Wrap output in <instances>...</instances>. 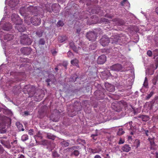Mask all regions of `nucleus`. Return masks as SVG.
I'll list each match as a JSON object with an SVG mask.
<instances>
[{
	"mask_svg": "<svg viewBox=\"0 0 158 158\" xmlns=\"http://www.w3.org/2000/svg\"><path fill=\"white\" fill-rule=\"evenodd\" d=\"M24 89H26L29 97H32L34 96V99L36 101H40L45 95L44 91L42 90H38L37 92H35V87L30 85L25 86Z\"/></svg>",
	"mask_w": 158,
	"mask_h": 158,
	"instance_id": "nucleus-1",
	"label": "nucleus"
},
{
	"mask_svg": "<svg viewBox=\"0 0 158 158\" xmlns=\"http://www.w3.org/2000/svg\"><path fill=\"white\" fill-rule=\"evenodd\" d=\"M43 9L40 7L35 6H30L27 7H22L20 9V13L23 14H26L27 12H29L30 13L32 14H37L38 15L40 14L39 12L43 11Z\"/></svg>",
	"mask_w": 158,
	"mask_h": 158,
	"instance_id": "nucleus-2",
	"label": "nucleus"
},
{
	"mask_svg": "<svg viewBox=\"0 0 158 158\" xmlns=\"http://www.w3.org/2000/svg\"><path fill=\"white\" fill-rule=\"evenodd\" d=\"M11 18L12 21L15 24V27L19 31L23 32L26 30L25 27L23 24L18 23V22L20 21L18 17V15L15 14H13Z\"/></svg>",
	"mask_w": 158,
	"mask_h": 158,
	"instance_id": "nucleus-3",
	"label": "nucleus"
},
{
	"mask_svg": "<svg viewBox=\"0 0 158 158\" xmlns=\"http://www.w3.org/2000/svg\"><path fill=\"white\" fill-rule=\"evenodd\" d=\"M60 6L57 3H53L51 6V9L50 8V5L47 4L44 9L46 10L47 11L51 12L52 10L54 12L57 13L59 11Z\"/></svg>",
	"mask_w": 158,
	"mask_h": 158,
	"instance_id": "nucleus-4",
	"label": "nucleus"
},
{
	"mask_svg": "<svg viewBox=\"0 0 158 158\" xmlns=\"http://www.w3.org/2000/svg\"><path fill=\"white\" fill-rule=\"evenodd\" d=\"M125 37L122 34H117L112 36L110 40V41L112 40V44H116L118 42H122Z\"/></svg>",
	"mask_w": 158,
	"mask_h": 158,
	"instance_id": "nucleus-5",
	"label": "nucleus"
},
{
	"mask_svg": "<svg viewBox=\"0 0 158 158\" xmlns=\"http://www.w3.org/2000/svg\"><path fill=\"white\" fill-rule=\"evenodd\" d=\"M20 43L24 45H30L32 41L27 35H23L20 36Z\"/></svg>",
	"mask_w": 158,
	"mask_h": 158,
	"instance_id": "nucleus-6",
	"label": "nucleus"
},
{
	"mask_svg": "<svg viewBox=\"0 0 158 158\" xmlns=\"http://www.w3.org/2000/svg\"><path fill=\"white\" fill-rule=\"evenodd\" d=\"M31 22L34 25L37 26L41 23V19L40 17L35 15L31 19Z\"/></svg>",
	"mask_w": 158,
	"mask_h": 158,
	"instance_id": "nucleus-7",
	"label": "nucleus"
},
{
	"mask_svg": "<svg viewBox=\"0 0 158 158\" xmlns=\"http://www.w3.org/2000/svg\"><path fill=\"white\" fill-rule=\"evenodd\" d=\"M86 36L89 41H94L97 38V34L94 31H89L86 34Z\"/></svg>",
	"mask_w": 158,
	"mask_h": 158,
	"instance_id": "nucleus-8",
	"label": "nucleus"
},
{
	"mask_svg": "<svg viewBox=\"0 0 158 158\" xmlns=\"http://www.w3.org/2000/svg\"><path fill=\"white\" fill-rule=\"evenodd\" d=\"M110 40L106 36H103L100 39V43L103 46L105 47L110 42Z\"/></svg>",
	"mask_w": 158,
	"mask_h": 158,
	"instance_id": "nucleus-9",
	"label": "nucleus"
},
{
	"mask_svg": "<svg viewBox=\"0 0 158 158\" xmlns=\"http://www.w3.org/2000/svg\"><path fill=\"white\" fill-rule=\"evenodd\" d=\"M122 66L119 64H114L110 67V69L112 70L119 71L122 70Z\"/></svg>",
	"mask_w": 158,
	"mask_h": 158,
	"instance_id": "nucleus-10",
	"label": "nucleus"
},
{
	"mask_svg": "<svg viewBox=\"0 0 158 158\" xmlns=\"http://www.w3.org/2000/svg\"><path fill=\"white\" fill-rule=\"evenodd\" d=\"M20 51L24 55H28L31 53L32 49L30 48L23 47L21 49Z\"/></svg>",
	"mask_w": 158,
	"mask_h": 158,
	"instance_id": "nucleus-11",
	"label": "nucleus"
},
{
	"mask_svg": "<svg viewBox=\"0 0 158 158\" xmlns=\"http://www.w3.org/2000/svg\"><path fill=\"white\" fill-rule=\"evenodd\" d=\"M106 61V57L104 55H102L99 56L97 60V63L98 64H102Z\"/></svg>",
	"mask_w": 158,
	"mask_h": 158,
	"instance_id": "nucleus-12",
	"label": "nucleus"
},
{
	"mask_svg": "<svg viewBox=\"0 0 158 158\" xmlns=\"http://www.w3.org/2000/svg\"><path fill=\"white\" fill-rule=\"evenodd\" d=\"M105 86L106 89L110 92H114L115 90L114 86L108 83H105Z\"/></svg>",
	"mask_w": 158,
	"mask_h": 158,
	"instance_id": "nucleus-13",
	"label": "nucleus"
},
{
	"mask_svg": "<svg viewBox=\"0 0 158 158\" xmlns=\"http://www.w3.org/2000/svg\"><path fill=\"white\" fill-rule=\"evenodd\" d=\"M105 86L106 89L110 92H114L115 90L114 86L108 83H105Z\"/></svg>",
	"mask_w": 158,
	"mask_h": 158,
	"instance_id": "nucleus-14",
	"label": "nucleus"
},
{
	"mask_svg": "<svg viewBox=\"0 0 158 158\" xmlns=\"http://www.w3.org/2000/svg\"><path fill=\"white\" fill-rule=\"evenodd\" d=\"M105 86L106 89L110 92H114L115 90L114 86L108 83H105Z\"/></svg>",
	"mask_w": 158,
	"mask_h": 158,
	"instance_id": "nucleus-15",
	"label": "nucleus"
},
{
	"mask_svg": "<svg viewBox=\"0 0 158 158\" xmlns=\"http://www.w3.org/2000/svg\"><path fill=\"white\" fill-rule=\"evenodd\" d=\"M105 86L106 89L110 92H114L115 90L114 86L108 83H105Z\"/></svg>",
	"mask_w": 158,
	"mask_h": 158,
	"instance_id": "nucleus-16",
	"label": "nucleus"
},
{
	"mask_svg": "<svg viewBox=\"0 0 158 158\" xmlns=\"http://www.w3.org/2000/svg\"><path fill=\"white\" fill-rule=\"evenodd\" d=\"M19 2V0H10L9 3V5L11 7H14Z\"/></svg>",
	"mask_w": 158,
	"mask_h": 158,
	"instance_id": "nucleus-17",
	"label": "nucleus"
},
{
	"mask_svg": "<svg viewBox=\"0 0 158 158\" xmlns=\"http://www.w3.org/2000/svg\"><path fill=\"white\" fill-rule=\"evenodd\" d=\"M14 36L13 35L7 34L4 36V39L7 41H10L13 39Z\"/></svg>",
	"mask_w": 158,
	"mask_h": 158,
	"instance_id": "nucleus-18",
	"label": "nucleus"
},
{
	"mask_svg": "<svg viewBox=\"0 0 158 158\" xmlns=\"http://www.w3.org/2000/svg\"><path fill=\"white\" fill-rule=\"evenodd\" d=\"M131 149V148L128 145L125 144L123 146L122 149L123 152H128Z\"/></svg>",
	"mask_w": 158,
	"mask_h": 158,
	"instance_id": "nucleus-19",
	"label": "nucleus"
},
{
	"mask_svg": "<svg viewBox=\"0 0 158 158\" xmlns=\"http://www.w3.org/2000/svg\"><path fill=\"white\" fill-rule=\"evenodd\" d=\"M102 10H101L100 9L99 7H98L97 10H95V9H92L91 11V13L93 14H99V15H103L101 14V12H102Z\"/></svg>",
	"mask_w": 158,
	"mask_h": 158,
	"instance_id": "nucleus-20",
	"label": "nucleus"
},
{
	"mask_svg": "<svg viewBox=\"0 0 158 158\" xmlns=\"http://www.w3.org/2000/svg\"><path fill=\"white\" fill-rule=\"evenodd\" d=\"M138 117L141 118L143 121L146 122L149 119V117L146 115H140Z\"/></svg>",
	"mask_w": 158,
	"mask_h": 158,
	"instance_id": "nucleus-21",
	"label": "nucleus"
},
{
	"mask_svg": "<svg viewBox=\"0 0 158 158\" xmlns=\"http://www.w3.org/2000/svg\"><path fill=\"white\" fill-rule=\"evenodd\" d=\"M67 40V37L65 36H60L59 37V40L60 43H63Z\"/></svg>",
	"mask_w": 158,
	"mask_h": 158,
	"instance_id": "nucleus-22",
	"label": "nucleus"
},
{
	"mask_svg": "<svg viewBox=\"0 0 158 158\" xmlns=\"http://www.w3.org/2000/svg\"><path fill=\"white\" fill-rule=\"evenodd\" d=\"M78 60L76 59H75L71 61V63L73 65L77 66L78 65Z\"/></svg>",
	"mask_w": 158,
	"mask_h": 158,
	"instance_id": "nucleus-23",
	"label": "nucleus"
},
{
	"mask_svg": "<svg viewBox=\"0 0 158 158\" xmlns=\"http://www.w3.org/2000/svg\"><path fill=\"white\" fill-rule=\"evenodd\" d=\"M16 125L20 131H24V129L23 128V126L22 124H20L19 123H16Z\"/></svg>",
	"mask_w": 158,
	"mask_h": 158,
	"instance_id": "nucleus-24",
	"label": "nucleus"
},
{
	"mask_svg": "<svg viewBox=\"0 0 158 158\" xmlns=\"http://www.w3.org/2000/svg\"><path fill=\"white\" fill-rule=\"evenodd\" d=\"M124 133V131L123 130L122 128H119L117 133V135H121Z\"/></svg>",
	"mask_w": 158,
	"mask_h": 158,
	"instance_id": "nucleus-25",
	"label": "nucleus"
},
{
	"mask_svg": "<svg viewBox=\"0 0 158 158\" xmlns=\"http://www.w3.org/2000/svg\"><path fill=\"white\" fill-rule=\"evenodd\" d=\"M64 25V23L61 20L59 21L57 24L56 26L57 27H62Z\"/></svg>",
	"mask_w": 158,
	"mask_h": 158,
	"instance_id": "nucleus-26",
	"label": "nucleus"
},
{
	"mask_svg": "<svg viewBox=\"0 0 158 158\" xmlns=\"http://www.w3.org/2000/svg\"><path fill=\"white\" fill-rule=\"evenodd\" d=\"M28 139V136L27 135H24L21 137V140L23 141H25Z\"/></svg>",
	"mask_w": 158,
	"mask_h": 158,
	"instance_id": "nucleus-27",
	"label": "nucleus"
},
{
	"mask_svg": "<svg viewBox=\"0 0 158 158\" xmlns=\"http://www.w3.org/2000/svg\"><path fill=\"white\" fill-rule=\"evenodd\" d=\"M134 144L136 148H138L140 145V141L139 139H136L134 142Z\"/></svg>",
	"mask_w": 158,
	"mask_h": 158,
	"instance_id": "nucleus-28",
	"label": "nucleus"
},
{
	"mask_svg": "<svg viewBox=\"0 0 158 158\" xmlns=\"http://www.w3.org/2000/svg\"><path fill=\"white\" fill-rule=\"evenodd\" d=\"M154 92L153 91H152L149 94H148L145 98L147 100H148L150 98L152 97L153 95L154 94Z\"/></svg>",
	"mask_w": 158,
	"mask_h": 158,
	"instance_id": "nucleus-29",
	"label": "nucleus"
},
{
	"mask_svg": "<svg viewBox=\"0 0 158 158\" xmlns=\"http://www.w3.org/2000/svg\"><path fill=\"white\" fill-rule=\"evenodd\" d=\"M153 54L154 59H155L156 56H158V49H156L154 50L153 51Z\"/></svg>",
	"mask_w": 158,
	"mask_h": 158,
	"instance_id": "nucleus-30",
	"label": "nucleus"
},
{
	"mask_svg": "<svg viewBox=\"0 0 158 158\" xmlns=\"http://www.w3.org/2000/svg\"><path fill=\"white\" fill-rule=\"evenodd\" d=\"M79 154V152L77 150H75L73 152H72L71 155H74L75 156H77Z\"/></svg>",
	"mask_w": 158,
	"mask_h": 158,
	"instance_id": "nucleus-31",
	"label": "nucleus"
},
{
	"mask_svg": "<svg viewBox=\"0 0 158 158\" xmlns=\"http://www.w3.org/2000/svg\"><path fill=\"white\" fill-rule=\"evenodd\" d=\"M148 140L150 142V144L151 146H154L155 145L154 140L153 138H148Z\"/></svg>",
	"mask_w": 158,
	"mask_h": 158,
	"instance_id": "nucleus-32",
	"label": "nucleus"
},
{
	"mask_svg": "<svg viewBox=\"0 0 158 158\" xmlns=\"http://www.w3.org/2000/svg\"><path fill=\"white\" fill-rule=\"evenodd\" d=\"M89 151L93 154L99 153V152L96 149L89 148Z\"/></svg>",
	"mask_w": 158,
	"mask_h": 158,
	"instance_id": "nucleus-33",
	"label": "nucleus"
},
{
	"mask_svg": "<svg viewBox=\"0 0 158 158\" xmlns=\"http://www.w3.org/2000/svg\"><path fill=\"white\" fill-rule=\"evenodd\" d=\"M61 144L64 147H68L69 145V143L68 142H66L65 141H63L61 142Z\"/></svg>",
	"mask_w": 158,
	"mask_h": 158,
	"instance_id": "nucleus-34",
	"label": "nucleus"
},
{
	"mask_svg": "<svg viewBox=\"0 0 158 158\" xmlns=\"http://www.w3.org/2000/svg\"><path fill=\"white\" fill-rule=\"evenodd\" d=\"M47 137L48 139L54 140L55 139V136L51 134H48Z\"/></svg>",
	"mask_w": 158,
	"mask_h": 158,
	"instance_id": "nucleus-35",
	"label": "nucleus"
},
{
	"mask_svg": "<svg viewBox=\"0 0 158 158\" xmlns=\"http://www.w3.org/2000/svg\"><path fill=\"white\" fill-rule=\"evenodd\" d=\"M45 43V41L44 39H40L39 42V44L40 45H44Z\"/></svg>",
	"mask_w": 158,
	"mask_h": 158,
	"instance_id": "nucleus-36",
	"label": "nucleus"
},
{
	"mask_svg": "<svg viewBox=\"0 0 158 158\" xmlns=\"http://www.w3.org/2000/svg\"><path fill=\"white\" fill-rule=\"evenodd\" d=\"M52 156L54 158L57 157L59 156V155L56 151H54L53 152Z\"/></svg>",
	"mask_w": 158,
	"mask_h": 158,
	"instance_id": "nucleus-37",
	"label": "nucleus"
},
{
	"mask_svg": "<svg viewBox=\"0 0 158 158\" xmlns=\"http://www.w3.org/2000/svg\"><path fill=\"white\" fill-rule=\"evenodd\" d=\"M17 140H14L13 142L11 143V144L14 148L16 147L17 146Z\"/></svg>",
	"mask_w": 158,
	"mask_h": 158,
	"instance_id": "nucleus-38",
	"label": "nucleus"
},
{
	"mask_svg": "<svg viewBox=\"0 0 158 158\" xmlns=\"http://www.w3.org/2000/svg\"><path fill=\"white\" fill-rule=\"evenodd\" d=\"M72 49L73 50V51H74L75 52L78 53V50L79 49H80L81 48L79 47H78V48H77L75 46H73V47Z\"/></svg>",
	"mask_w": 158,
	"mask_h": 158,
	"instance_id": "nucleus-39",
	"label": "nucleus"
},
{
	"mask_svg": "<svg viewBox=\"0 0 158 158\" xmlns=\"http://www.w3.org/2000/svg\"><path fill=\"white\" fill-rule=\"evenodd\" d=\"M155 66H156V68L155 69H156L158 67V57H155Z\"/></svg>",
	"mask_w": 158,
	"mask_h": 158,
	"instance_id": "nucleus-40",
	"label": "nucleus"
},
{
	"mask_svg": "<svg viewBox=\"0 0 158 158\" xmlns=\"http://www.w3.org/2000/svg\"><path fill=\"white\" fill-rule=\"evenodd\" d=\"M68 56L69 57L73 58V56L72 53L70 51H69L67 53Z\"/></svg>",
	"mask_w": 158,
	"mask_h": 158,
	"instance_id": "nucleus-41",
	"label": "nucleus"
},
{
	"mask_svg": "<svg viewBox=\"0 0 158 158\" xmlns=\"http://www.w3.org/2000/svg\"><path fill=\"white\" fill-rule=\"evenodd\" d=\"M147 54L149 56L151 57L152 54V52L151 51L149 50L147 52Z\"/></svg>",
	"mask_w": 158,
	"mask_h": 158,
	"instance_id": "nucleus-42",
	"label": "nucleus"
},
{
	"mask_svg": "<svg viewBox=\"0 0 158 158\" xmlns=\"http://www.w3.org/2000/svg\"><path fill=\"white\" fill-rule=\"evenodd\" d=\"M43 32L41 31H38L36 32V35L39 37L41 36L42 35Z\"/></svg>",
	"mask_w": 158,
	"mask_h": 158,
	"instance_id": "nucleus-43",
	"label": "nucleus"
},
{
	"mask_svg": "<svg viewBox=\"0 0 158 158\" xmlns=\"http://www.w3.org/2000/svg\"><path fill=\"white\" fill-rule=\"evenodd\" d=\"M143 85L145 87H146L148 85L147 79L146 77L145 78V80L144 82Z\"/></svg>",
	"mask_w": 158,
	"mask_h": 158,
	"instance_id": "nucleus-44",
	"label": "nucleus"
},
{
	"mask_svg": "<svg viewBox=\"0 0 158 158\" xmlns=\"http://www.w3.org/2000/svg\"><path fill=\"white\" fill-rule=\"evenodd\" d=\"M98 136V135L97 134H92L91 136V137H93V139L96 140L97 139V138H96L95 137L97 136Z\"/></svg>",
	"mask_w": 158,
	"mask_h": 158,
	"instance_id": "nucleus-45",
	"label": "nucleus"
},
{
	"mask_svg": "<svg viewBox=\"0 0 158 158\" xmlns=\"http://www.w3.org/2000/svg\"><path fill=\"white\" fill-rule=\"evenodd\" d=\"M34 130L33 129H31L28 131V134L31 135H33V134Z\"/></svg>",
	"mask_w": 158,
	"mask_h": 158,
	"instance_id": "nucleus-46",
	"label": "nucleus"
},
{
	"mask_svg": "<svg viewBox=\"0 0 158 158\" xmlns=\"http://www.w3.org/2000/svg\"><path fill=\"white\" fill-rule=\"evenodd\" d=\"M103 76H104L105 77H102V78H103L104 79H107L108 78V76H107V74H106V73H103V75H102Z\"/></svg>",
	"mask_w": 158,
	"mask_h": 158,
	"instance_id": "nucleus-47",
	"label": "nucleus"
},
{
	"mask_svg": "<svg viewBox=\"0 0 158 158\" xmlns=\"http://www.w3.org/2000/svg\"><path fill=\"white\" fill-rule=\"evenodd\" d=\"M100 95H99V96H97L96 97V98L98 100H100V99H102L104 98V96H100Z\"/></svg>",
	"mask_w": 158,
	"mask_h": 158,
	"instance_id": "nucleus-48",
	"label": "nucleus"
},
{
	"mask_svg": "<svg viewBox=\"0 0 158 158\" xmlns=\"http://www.w3.org/2000/svg\"><path fill=\"white\" fill-rule=\"evenodd\" d=\"M4 151V149L2 146L0 145V154L3 153Z\"/></svg>",
	"mask_w": 158,
	"mask_h": 158,
	"instance_id": "nucleus-49",
	"label": "nucleus"
},
{
	"mask_svg": "<svg viewBox=\"0 0 158 158\" xmlns=\"http://www.w3.org/2000/svg\"><path fill=\"white\" fill-rule=\"evenodd\" d=\"M69 46L71 48H72L73 46H74L75 45L74 44L73 42H71L69 43Z\"/></svg>",
	"mask_w": 158,
	"mask_h": 158,
	"instance_id": "nucleus-50",
	"label": "nucleus"
},
{
	"mask_svg": "<svg viewBox=\"0 0 158 158\" xmlns=\"http://www.w3.org/2000/svg\"><path fill=\"white\" fill-rule=\"evenodd\" d=\"M124 142V141L122 140L121 139H120L119 140L118 143L119 144H122Z\"/></svg>",
	"mask_w": 158,
	"mask_h": 158,
	"instance_id": "nucleus-51",
	"label": "nucleus"
},
{
	"mask_svg": "<svg viewBox=\"0 0 158 158\" xmlns=\"http://www.w3.org/2000/svg\"><path fill=\"white\" fill-rule=\"evenodd\" d=\"M118 21L120 25H123L124 24V22L123 20H119Z\"/></svg>",
	"mask_w": 158,
	"mask_h": 158,
	"instance_id": "nucleus-52",
	"label": "nucleus"
},
{
	"mask_svg": "<svg viewBox=\"0 0 158 158\" xmlns=\"http://www.w3.org/2000/svg\"><path fill=\"white\" fill-rule=\"evenodd\" d=\"M5 142V141L3 140H1V143L3 145H4L6 147H7V146L5 145L4 143Z\"/></svg>",
	"mask_w": 158,
	"mask_h": 158,
	"instance_id": "nucleus-53",
	"label": "nucleus"
},
{
	"mask_svg": "<svg viewBox=\"0 0 158 158\" xmlns=\"http://www.w3.org/2000/svg\"><path fill=\"white\" fill-rule=\"evenodd\" d=\"M81 29L79 28L77 29L76 33L78 34H79L80 33V32L81 31Z\"/></svg>",
	"mask_w": 158,
	"mask_h": 158,
	"instance_id": "nucleus-54",
	"label": "nucleus"
},
{
	"mask_svg": "<svg viewBox=\"0 0 158 158\" xmlns=\"http://www.w3.org/2000/svg\"><path fill=\"white\" fill-rule=\"evenodd\" d=\"M145 132V134L147 136H148V133H149V131L148 130H144Z\"/></svg>",
	"mask_w": 158,
	"mask_h": 158,
	"instance_id": "nucleus-55",
	"label": "nucleus"
},
{
	"mask_svg": "<svg viewBox=\"0 0 158 158\" xmlns=\"http://www.w3.org/2000/svg\"><path fill=\"white\" fill-rule=\"evenodd\" d=\"M18 158H25V156L23 154H21L19 155V157Z\"/></svg>",
	"mask_w": 158,
	"mask_h": 158,
	"instance_id": "nucleus-56",
	"label": "nucleus"
},
{
	"mask_svg": "<svg viewBox=\"0 0 158 158\" xmlns=\"http://www.w3.org/2000/svg\"><path fill=\"white\" fill-rule=\"evenodd\" d=\"M66 0H58V2L59 3H63L65 2Z\"/></svg>",
	"mask_w": 158,
	"mask_h": 158,
	"instance_id": "nucleus-57",
	"label": "nucleus"
},
{
	"mask_svg": "<svg viewBox=\"0 0 158 158\" xmlns=\"http://www.w3.org/2000/svg\"><path fill=\"white\" fill-rule=\"evenodd\" d=\"M127 1V0H123V1L121 2V4L122 6L124 5V3Z\"/></svg>",
	"mask_w": 158,
	"mask_h": 158,
	"instance_id": "nucleus-58",
	"label": "nucleus"
},
{
	"mask_svg": "<svg viewBox=\"0 0 158 158\" xmlns=\"http://www.w3.org/2000/svg\"><path fill=\"white\" fill-rule=\"evenodd\" d=\"M102 21L103 22H108V20L104 18H102Z\"/></svg>",
	"mask_w": 158,
	"mask_h": 158,
	"instance_id": "nucleus-59",
	"label": "nucleus"
},
{
	"mask_svg": "<svg viewBox=\"0 0 158 158\" xmlns=\"http://www.w3.org/2000/svg\"><path fill=\"white\" fill-rule=\"evenodd\" d=\"M94 158H102L100 156L97 155H96L94 156Z\"/></svg>",
	"mask_w": 158,
	"mask_h": 158,
	"instance_id": "nucleus-60",
	"label": "nucleus"
},
{
	"mask_svg": "<svg viewBox=\"0 0 158 158\" xmlns=\"http://www.w3.org/2000/svg\"><path fill=\"white\" fill-rule=\"evenodd\" d=\"M94 45H91L90 46V48H91V49H94L95 48V46L94 47H93V48H92V46H94Z\"/></svg>",
	"mask_w": 158,
	"mask_h": 158,
	"instance_id": "nucleus-61",
	"label": "nucleus"
},
{
	"mask_svg": "<svg viewBox=\"0 0 158 158\" xmlns=\"http://www.w3.org/2000/svg\"><path fill=\"white\" fill-rule=\"evenodd\" d=\"M77 146H74L70 148L71 149H77Z\"/></svg>",
	"mask_w": 158,
	"mask_h": 158,
	"instance_id": "nucleus-62",
	"label": "nucleus"
},
{
	"mask_svg": "<svg viewBox=\"0 0 158 158\" xmlns=\"http://www.w3.org/2000/svg\"><path fill=\"white\" fill-rule=\"evenodd\" d=\"M51 81L50 79H47L46 80V81L47 83H49Z\"/></svg>",
	"mask_w": 158,
	"mask_h": 158,
	"instance_id": "nucleus-63",
	"label": "nucleus"
},
{
	"mask_svg": "<svg viewBox=\"0 0 158 158\" xmlns=\"http://www.w3.org/2000/svg\"><path fill=\"white\" fill-rule=\"evenodd\" d=\"M156 13L158 15V7H157L156 9Z\"/></svg>",
	"mask_w": 158,
	"mask_h": 158,
	"instance_id": "nucleus-64",
	"label": "nucleus"
}]
</instances>
